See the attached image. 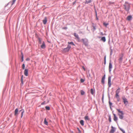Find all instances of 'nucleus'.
<instances>
[{"label": "nucleus", "mask_w": 133, "mask_h": 133, "mask_svg": "<svg viewBox=\"0 0 133 133\" xmlns=\"http://www.w3.org/2000/svg\"><path fill=\"white\" fill-rule=\"evenodd\" d=\"M101 40L103 42H104L106 41L105 38L104 37H102L101 38Z\"/></svg>", "instance_id": "obj_22"}, {"label": "nucleus", "mask_w": 133, "mask_h": 133, "mask_svg": "<svg viewBox=\"0 0 133 133\" xmlns=\"http://www.w3.org/2000/svg\"><path fill=\"white\" fill-rule=\"evenodd\" d=\"M120 130L123 132V133H125V131L122 128H119Z\"/></svg>", "instance_id": "obj_32"}, {"label": "nucleus", "mask_w": 133, "mask_h": 133, "mask_svg": "<svg viewBox=\"0 0 133 133\" xmlns=\"http://www.w3.org/2000/svg\"><path fill=\"white\" fill-rule=\"evenodd\" d=\"M120 130L123 132V133H125V131L122 128H119Z\"/></svg>", "instance_id": "obj_33"}, {"label": "nucleus", "mask_w": 133, "mask_h": 133, "mask_svg": "<svg viewBox=\"0 0 133 133\" xmlns=\"http://www.w3.org/2000/svg\"><path fill=\"white\" fill-rule=\"evenodd\" d=\"M92 24H93V25L92 26L93 27V31H94L96 29V26H95L94 25V24L93 23H92ZM92 30H93L92 29Z\"/></svg>", "instance_id": "obj_29"}, {"label": "nucleus", "mask_w": 133, "mask_h": 133, "mask_svg": "<svg viewBox=\"0 0 133 133\" xmlns=\"http://www.w3.org/2000/svg\"><path fill=\"white\" fill-rule=\"evenodd\" d=\"M83 69H84V70H85V68H84V66H83Z\"/></svg>", "instance_id": "obj_51"}, {"label": "nucleus", "mask_w": 133, "mask_h": 133, "mask_svg": "<svg viewBox=\"0 0 133 133\" xmlns=\"http://www.w3.org/2000/svg\"><path fill=\"white\" fill-rule=\"evenodd\" d=\"M83 44L85 46H87L88 45V40L86 38H83L81 39Z\"/></svg>", "instance_id": "obj_4"}, {"label": "nucleus", "mask_w": 133, "mask_h": 133, "mask_svg": "<svg viewBox=\"0 0 133 133\" xmlns=\"http://www.w3.org/2000/svg\"><path fill=\"white\" fill-rule=\"evenodd\" d=\"M109 121L110 122H111V117H110V116H109Z\"/></svg>", "instance_id": "obj_42"}, {"label": "nucleus", "mask_w": 133, "mask_h": 133, "mask_svg": "<svg viewBox=\"0 0 133 133\" xmlns=\"http://www.w3.org/2000/svg\"><path fill=\"white\" fill-rule=\"evenodd\" d=\"M109 103L110 106H111L112 104V103H111L110 101H109Z\"/></svg>", "instance_id": "obj_47"}, {"label": "nucleus", "mask_w": 133, "mask_h": 133, "mask_svg": "<svg viewBox=\"0 0 133 133\" xmlns=\"http://www.w3.org/2000/svg\"><path fill=\"white\" fill-rule=\"evenodd\" d=\"M45 103V101H44V102H42L41 103V105H43Z\"/></svg>", "instance_id": "obj_40"}, {"label": "nucleus", "mask_w": 133, "mask_h": 133, "mask_svg": "<svg viewBox=\"0 0 133 133\" xmlns=\"http://www.w3.org/2000/svg\"><path fill=\"white\" fill-rule=\"evenodd\" d=\"M113 115L114 116V120L116 122L117 119V117L115 114H113Z\"/></svg>", "instance_id": "obj_15"}, {"label": "nucleus", "mask_w": 133, "mask_h": 133, "mask_svg": "<svg viewBox=\"0 0 133 133\" xmlns=\"http://www.w3.org/2000/svg\"><path fill=\"white\" fill-rule=\"evenodd\" d=\"M77 129L78 131L79 132H81V130H80L79 128H77Z\"/></svg>", "instance_id": "obj_43"}, {"label": "nucleus", "mask_w": 133, "mask_h": 133, "mask_svg": "<svg viewBox=\"0 0 133 133\" xmlns=\"http://www.w3.org/2000/svg\"><path fill=\"white\" fill-rule=\"evenodd\" d=\"M122 99H123L124 103L126 105L128 103V102L127 101V99L125 97H124L122 98Z\"/></svg>", "instance_id": "obj_6"}, {"label": "nucleus", "mask_w": 133, "mask_h": 133, "mask_svg": "<svg viewBox=\"0 0 133 133\" xmlns=\"http://www.w3.org/2000/svg\"><path fill=\"white\" fill-rule=\"evenodd\" d=\"M111 129L110 130V132L111 133H113L115 131V128L112 126L111 127Z\"/></svg>", "instance_id": "obj_14"}, {"label": "nucleus", "mask_w": 133, "mask_h": 133, "mask_svg": "<svg viewBox=\"0 0 133 133\" xmlns=\"http://www.w3.org/2000/svg\"><path fill=\"white\" fill-rule=\"evenodd\" d=\"M72 133H74L72 131Z\"/></svg>", "instance_id": "obj_54"}, {"label": "nucleus", "mask_w": 133, "mask_h": 133, "mask_svg": "<svg viewBox=\"0 0 133 133\" xmlns=\"http://www.w3.org/2000/svg\"><path fill=\"white\" fill-rule=\"evenodd\" d=\"M62 29L64 30H66L68 29V28L67 27H64L62 28Z\"/></svg>", "instance_id": "obj_38"}, {"label": "nucleus", "mask_w": 133, "mask_h": 133, "mask_svg": "<svg viewBox=\"0 0 133 133\" xmlns=\"http://www.w3.org/2000/svg\"><path fill=\"white\" fill-rule=\"evenodd\" d=\"M30 60V59L29 58H26V61H29Z\"/></svg>", "instance_id": "obj_45"}, {"label": "nucleus", "mask_w": 133, "mask_h": 133, "mask_svg": "<svg viewBox=\"0 0 133 133\" xmlns=\"http://www.w3.org/2000/svg\"><path fill=\"white\" fill-rule=\"evenodd\" d=\"M24 112H23L22 111V112H21V118H22V117H23V113H24Z\"/></svg>", "instance_id": "obj_39"}, {"label": "nucleus", "mask_w": 133, "mask_h": 133, "mask_svg": "<svg viewBox=\"0 0 133 133\" xmlns=\"http://www.w3.org/2000/svg\"><path fill=\"white\" fill-rule=\"evenodd\" d=\"M120 88L118 87V89L116 91V93L119 94V93L120 92Z\"/></svg>", "instance_id": "obj_21"}, {"label": "nucleus", "mask_w": 133, "mask_h": 133, "mask_svg": "<svg viewBox=\"0 0 133 133\" xmlns=\"http://www.w3.org/2000/svg\"><path fill=\"white\" fill-rule=\"evenodd\" d=\"M105 75H104L103 77H102V81H101V82L103 84H104V80L105 79Z\"/></svg>", "instance_id": "obj_12"}, {"label": "nucleus", "mask_w": 133, "mask_h": 133, "mask_svg": "<svg viewBox=\"0 0 133 133\" xmlns=\"http://www.w3.org/2000/svg\"><path fill=\"white\" fill-rule=\"evenodd\" d=\"M81 93L82 95H83L85 94V92L83 90H82L81 91Z\"/></svg>", "instance_id": "obj_27"}, {"label": "nucleus", "mask_w": 133, "mask_h": 133, "mask_svg": "<svg viewBox=\"0 0 133 133\" xmlns=\"http://www.w3.org/2000/svg\"><path fill=\"white\" fill-rule=\"evenodd\" d=\"M111 77H109L108 78V85L109 86V87H110L111 86Z\"/></svg>", "instance_id": "obj_7"}, {"label": "nucleus", "mask_w": 133, "mask_h": 133, "mask_svg": "<svg viewBox=\"0 0 133 133\" xmlns=\"http://www.w3.org/2000/svg\"><path fill=\"white\" fill-rule=\"evenodd\" d=\"M80 123L82 126H83L84 125V121L83 120H81L80 121Z\"/></svg>", "instance_id": "obj_20"}, {"label": "nucleus", "mask_w": 133, "mask_h": 133, "mask_svg": "<svg viewBox=\"0 0 133 133\" xmlns=\"http://www.w3.org/2000/svg\"><path fill=\"white\" fill-rule=\"evenodd\" d=\"M103 24L104 25L106 26L108 25V23H106L105 22H104L103 23Z\"/></svg>", "instance_id": "obj_37"}, {"label": "nucleus", "mask_w": 133, "mask_h": 133, "mask_svg": "<svg viewBox=\"0 0 133 133\" xmlns=\"http://www.w3.org/2000/svg\"><path fill=\"white\" fill-rule=\"evenodd\" d=\"M76 1H75V2H74L73 3H72L73 4V5H74V4L75 3H76Z\"/></svg>", "instance_id": "obj_49"}, {"label": "nucleus", "mask_w": 133, "mask_h": 133, "mask_svg": "<svg viewBox=\"0 0 133 133\" xmlns=\"http://www.w3.org/2000/svg\"><path fill=\"white\" fill-rule=\"evenodd\" d=\"M115 97L117 98L118 99L119 98V95H118V94L116 93Z\"/></svg>", "instance_id": "obj_30"}, {"label": "nucleus", "mask_w": 133, "mask_h": 133, "mask_svg": "<svg viewBox=\"0 0 133 133\" xmlns=\"http://www.w3.org/2000/svg\"><path fill=\"white\" fill-rule=\"evenodd\" d=\"M16 0H12V2H10L8 4V5L9 4L11 3V5H12L15 3V2Z\"/></svg>", "instance_id": "obj_23"}, {"label": "nucleus", "mask_w": 133, "mask_h": 133, "mask_svg": "<svg viewBox=\"0 0 133 133\" xmlns=\"http://www.w3.org/2000/svg\"><path fill=\"white\" fill-rule=\"evenodd\" d=\"M116 110L118 112V115L119 116V118L121 119H123L124 118V115L123 111H121L119 109H117Z\"/></svg>", "instance_id": "obj_1"}, {"label": "nucleus", "mask_w": 133, "mask_h": 133, "mask_svg": "<svg viewBox=\"0 0 133 133\" xmlns=\"http://www.w3.org/2000/svg\"><path fill=\"white\" fill-rule=\"evenodd\" d=\"M68 43L69 44H71L72 45H75V44L73 42H68Z\"/></svg>", "instance_id": "obj_25"}, {"label": "nucleus", "mask_w": 133, "mask_h": 133, "mask_svg": "<svg viewBox=\"0 0 133 133\" xmlns=\"http://www.w3.org/2000/svg\"><path fill=\"white\" fill-rule=\"evenodd\" d=\"M120 130L123 132V133H125V131L122 128H119Z\"/></svg>", "instance_id": "obj_34"}, {"label": "nucleus", "mask_w": 133, "mask_h": 133, "mask_svg": "<svg viewBox=\"0 0 133 133\" xmlns=\"http://www.w3.org/2000/svg\"><path fill=\"white\" fill-rule=\"evenodd\" d=\"M24 112V111L23 109H22L18 111V108H16L14 111V115L16 116L17 117L18 116V114L20 112Z\"/></svg>", "instance_id": "obj_2"}, {"label": "nucleus", "mask_w": 133, "mask_h": 133, "mask_svg": "<svg viewBox=\"0 0 133 133\" xmlns=\"http://www.w3.org/2000/svg\"><path fill=\"white\" fill-rule=\"evenodd\" d=\"M48 42H49V43H50V42L49 41H48Z\"/></svg>", "instance_id": "obj_56"}, {"label": "nucleus", "mask_w": 133, "mask_h": 133, "mask_svg": "<svg viewBox=\"0 0 133 133\" xmlns=\"http://www.w3.org/2000/svg\"><path fill=\"white\" fill-rule=\"evenodd\" d=\"M132 18V17L131 16H129L127 17V19L128 21H130L131 19Z\"/></svg>", "instance_id": "obj_17"}, {"label": "nucleus", "mask_w": 133, "mask_h": 133, "mask_svg": "<svg viewBox=\"0 0 133 133\" xmlns=\"http://www.w3.org/2000/svg\"><path fill=\"white\" fill-rule=\"evenodd\" d=\"M71 48V46L70 45L68 44L66 48L62 49V51L65 52H68Z\"/></svg>", "instance_id": "obj_3"}, {"label": "nucleus", "mask_w": 133, "mask_h": 133, "mask_svg": "<svg viewBox=\"0 0 133 133\" xmlns=\"http://www.w3.org/2000/svg\"><path fill=\"white\" fill-rule=\"evenodd\" d=\"M125 9L127 11H128L129 9L130 5L127 2H125L124 5Z\"/></svg>", "instance_id": "obj_5"}, {"label": "nucleus", "mask_w": 133, "mask_h": 133, "mask_svg": "<svg viewBox=\"0 0 133 133\" xmlns=\"http://www.w3.org/2000/svg\"><path fill=\"white\" fill-rule=\"evenodd\" d=\"M89 76L90 77V74H89Z\"/></svg>", "instance_id": "obj_52"}, {"label": "nucleus", "mask_w": 133, "mask_h": 133, "mask_svg": "<svg viewBox=\"0 0 133 133\" xmlns=\"http://www.w3.org/2000/svg\"><path fill=\"white\" fill-rule=\"evenodd\" d=\"M96 19L97 20H98V18L97 16V12L96 11Z\"/></svg>", "instance_id": "obj_41"}, {"label": "nucleus", "mask_w": 133, "mask_h": 133, "mask_svg": "<svg viewBox=\"0 0 133 133\" xmlns=\"http://www.w3.org/2000/svg\"><path fill=\"white\" fill-rule=\"evenodd\" d=\"M23 75H22L21 77V81H23Z\"/></svg>", "instance_id": "obj_44"}, {"label": "nucleus", "mask_w": 133, "mask_h": 133, "mask_svg": "<svg viewBox=\"0 0 133 133\" xmlns=\"http://www.w3.org/2000/svg\"><path fill=\"white\" fill-rule=\"evenodd\" d=\"M25 68V65L24 63L22 65V68L23 69H24Z\"/></svg>", "instance_id": "obj_35"}, {"label": "nucleus", "mask_w": 133, "mask_h": 133, "mask_svg": "<svg viewBox=\"0 0 133 133\" xmlns=\"http://www.w3.org/2000/svg\"><path fill=\"white\" fill-rule=\"evenodd\" d=\"M21 61L22 62L24 60V56L23 54V53L22 52H21Z\"/></svg>", "instance_id": "obj_18"}, {"label": "nucleus", "mask_w": 133, "mask_h": 133, "mask_svg": "<svg viewBox=\"0 0 133 133\" xmlns=\"http://www.w3.org/2000/svg\"><path fill=\"white\" fill-rule=\"evenodd\" d=\"M74 35L77 38L78 41H79V38L78 35L76 33H74Z\"/></svg>", "instance_id": "obj_9"}, {"label": "nucleus", "mask_w": 133, "mask_h": 133, "mask_svg": "<svg viewBox=\"0 0 133 133\" xmlns=\"http://www.w3.org/2000/svg\"><path fill=\"white\" fill-rule=\"evenodd\" d=\"M41 47L43 49H44L45 48V45L44 41L43 42L41 46Z\"/></svg>", "instance_id": "obj_10"}, {"label": "nucleus", "mask_w": 133, "mask_h": 133, "mask_svg": "<svg viewBox=\"0 0 133 133\" xmlns=\"http://www.w3.org/2000/svg\"><path fill=\"white\" fill-rule=\"evenodd\" d=\"M90 92L91 94L94 95V94L95 90L93 88H91L90 90Z\"/></svg>", "instance_id": "obj_13"}, {"label": "nucleus", "mask_w": 133, "mask_h": 133, "mask_svg": "<svg viewBox=\"0 0 133 133\" xmlns=\"http://www.w3.org/2000/svg\"><path fill=\"white\" fill-rule=\"evenodd\" d=\"M21 84H22V85H23V81H21Z\"/></svg>", "instance_id": "obj_48"}, {"label": "nucleus", "mask_w": 133, "mask_h": 133, "mask_svg": "<svg viewBox=\"0 0 133 133\" xmlns=\"http://www.w3.org/2000/svg\"><path fill=\"white\" fill-rule=\"evenodd\" d=\"M112 68V66L111 64L110 63H109V70L110 72L111 71V69Z\"/></svg>", "instance_id": "obj_16"}, {"label": "nucleus", "mask_w": 133, "mask_h": 133, "mask_svg": "<svg viewBox=\"0 0 133 133\" xmlns=\"http://www.w3.org/2000/svg\"><path fill=\"white\" fill-rule=\"evenodd\" d=\"M44 124L46 125H48V122L47 121L46 118H45L44 119Z\"/></svg>", "instance_id": "obj_19"}, {"label": "nucleus", "mask_w": 133, "mask_h": 133, "mask_svg": "<svg viewBox=\"0 0 133 133\" xmlns=\"http://www.w3.org/2000/svg\"><path fill=\"white\" fill-rule=\"evenodd\" d=\"M85 119L86 120H89L90 119L88 117V116H86L85 117Z\"/></svg>", "instance_id": "obj_26"}, {"label": "nucleus", "mask_w": 133, "mask_h": 133, "mask_svg": "<svg viewBox=\"0 0 133 133\" xmlns=\"http://www.w3.org/2000/svg\"><path fill=\"white\" fill-rule=\"evenodd\" d=\"M38 42L39 44H41L42 43V42L41 39L39 38H38Z\"/></svg>", "instance_id": "obj_31"}, {"label": "nucleus", "mask_w": 133, "mask_h": 133, "mask_svg": "<svg viewBox=\"0 0 133 133\" xmlns=\"http://www.w3.org/2000/svg\"><path fill=\"white\" fill-rule=\"evenodd\" d=\"M43 22L44 24H46L47 22V18L46 17H45L44 19L43 20Z\"/></svg>", "instance_id": "obj_11"}, {"label": "nucleus", "mask_w": 133, "mask_h": 133, "mask_svg": "<svg viewBox=\"0 0 133 133\" xmlns=\"http://www.w3.org/2000/svg\"><path fill=\"white\" fill-rule=\"evenodd\" d=\"M104 60H105V62H104V63H105V57Z\"/></svg>", "instance_id": "obj_50"}, {"label": "nucleus", "mask_w": 133, "mask_h": 133, "mask_svg": "<svg viewBox=\"0 0 133 133\" xmlns=\"http://www.w3.org/2000/svg\"><path fill=\"white\" fill-rule=\"evenodd\" d=\"M28 69H25L24 71V74L26 76H27L28 75Z\"/></svg>", "instance_id": "obj_8"}, {"label": "nucleus", "mask_w": 133, "mask_h": 133, "mask_svg": "<svg viewBox=\"0 0 133 133\" xmlns=\"http://www.w3.org/2000/svg\"><path fill=\"white\" fill-rule=\"evenodd\" d=\"M45 108L46 110H50V107L48 106H46L45 107Z\"/></svg>", "instance_id": "obj_28"}, {"label": "nucleus", "mask_w": 133, "mask_h": 133, "mask_svg": "<svg viewBox=\"0 0 133 133\" xmlns=\"http://www.w3.org/2000/svg\"><path fill=\"white\" fill-rule=\"evenodd\" d=\"M109 4H114V2H109Z\"/></svg>", "instance_id": "obj_46"}, {"label": "nucleus", "mask_w": 133, "mask_h": 133, "mask_svg": "<svg viewBox=\"0 0 133 133\" xmlns=\"http://www.w3.org/2000/svg\"><path fill=\"white\" fill-rule=\"evenodd\" d=\"M84 80L83 78H81L80 79V81L82 83H83L84 82Z\"/></svg>", "instance_id": "obj_36"}, {"label": "nucleus", "mask_w": 133, "mask_h": 133, "mask_svg": "<svg viewBox=\"0 0 133 133\" xmlns=\"http://www.w3.org/2000/svg\"><path fill=\"white\" fill-rule=\"evenodd\" d=\"M91 0H89L88 1L86 0L85 1V3L88 4L89 3H90L91 2Z\"/></svg>", "instance_id": "obj_24"}, {"label": "nucleus", "mask_w": 133, "mask_h": 133, "mask_svg": "<svg viewBox=\"0 0 133 133\" xmlns=\"http://www.w3.org/2000/svg\"><path fill=\"white\" fill-rule=\"evenodd\" d=\"M98 38H100V36H98Z\"/></svg>", "instance_id": "obj_53"}, {"label": "nucleus", "mask_w": 133, "mask_h": 133, "mask_svg": "<svg viewBox=\"0 0 133 133\" xmlns=\"http://www.w3.org/2000/svg\"><path fill=\"white\" fill-rule=\"evenodd\" d=\"M81 132H79L78 133H81Z\"/></svg>", "instance_id": "obj_55"}]
</instances>
